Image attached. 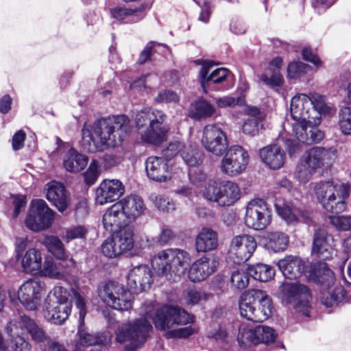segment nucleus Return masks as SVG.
Segmentation results:
<instances>
[{
  "label": "nucleus",
  "instance_id": "nucleus-41",
  "mask_svg": "<svg viewBox=\"0 0 351 351\" xmlns=\"http://www.w3.org/2000/svg\"><path fill=\"white\" fill-rule=\"evenodd\" d=\"M207 88H214L213 85H221L216 88L218 90H226L230 88L228 84L232 80L230 72L226 68H218L211 72L208 76Z\"/></svg>",
  "mask_w": 351,
  "mask_h": 351
},
{
  "label": "nucleus",
  "instance_id": "nucleus-54",
  "mask_svg": "<svg viewBox=\"0 0 351 351\" xmlns=\"http://www.w3.org/2000/svg\"><path fill=\"white\" fill-rule=\"evenodd\" d=\"M185 144L180 141H173L168 144L167 147L162 151V156L164 158L168 160L169 163H171V160L178 155L181 156Z\"/></svg>",
  "mask_w": 351,
  "mask_h": 351
},
{
  "label": "nucleus",
  "instance_id": "nucleus-7",
  "mask_svg": "<svg viewBox=\"0 0 351 351\" xmlns=\"http://www.w3.org/2000/svg\"><path fill=\"white\" fill-rule=\"evenodd\" d=\"M272 308L271 298L262 290L252 289L241 297L240 314L247 320L263 322L269 317Z\"/></svg>",
  "mask_w": 351,
  "mask_h": 351
},
{
  "label": "nucleus",
  "instance_id": "nucleus-5",
  "mask_svg": "<svg viewBox=\"0 0 351 351\" xmlns=\"http://www.w3.org/2000/svg\"><path fill=\"white\" fill-rule=\"evenodd\" d=\"M313 189L318 202L328 212L339 213L346 208V199L349 196L350 186L334 180L313 183Z\"/></svg>",
  "mask_w": 351,
  "mask_h": 351
},
{
  "label": "nucleus",
  "instance_id": "nucleus-30",
  "mask_svg": "<svg viewBox=\"0 0 351 351\" xmlns=\"http://www.w3.org/2000/svg\"><path fill=\"white\" fill-rule=\"evenodd\" d=\"M76 308L79 311V330L80 343L83 346H93L100 343L101 341L95 335L83 332L81 330L84 325V318L86 315V302L83 297L77 291L72 290Z\"/></svg>",
  "mask_w": 351,
  "mask_h": 351
},
{
  "label": "nucleus",
  "instance_id": "nucleus-27",
  "mask_svg": "<svg viewBox=\"0 0 351 351\" xmlns=\"http://www.w3.org/2000/svg\"><path fill=\"white\" fill-rule=\"evenodd\" d=\"M332 241V237L324 228L316 229L313 234L312 253L321 259H330L333 254Z\"/></svg>",
  "mask_w": 351,
  "mask_h": 351
},
{
  "label": "nucleus",
  "instance_id": "nucleus-4",
  "mask_svg": "<svg viewBox=\"0 0 351 351\" xmlns=\"http://www.w3.org/2000/svg\"><path fill=\"white\" fill-rule=\"evenodd\" d=\"M191 262V256L185 250L174 248L164 250L152 259V267L159 276L170 282H177L185 274Z\"/></svg>",
  "mask_w": 351,
  "mask_h": 351
},
{
  "label": "nucleus",
  "instance_id": "nucleus-18",
  "mask_svg": "<svg viewBox=\"0 0 351 351\" xmlns=\"http://www.w3.org/2000/svg\"><path fill=\"white\" fill-rule=\"evenodd\" d=\"M276 336L275 330L269 326H258L254 328H246L241 326L239 329L237 341L241 346H245L248 343L267 344L274 342Z\"/></svg>",
  "mask_w": 351,
  "mask_h": 351
},
{
  "label": "nucleus",
  "instance_id": "nucleus-8",
  "mask_svg": "<svg viewBox=\"0 0 351 351\" xmlns=\"http://www.w3.org/2000/svg\"><path fill=\"white\" fill-rule=\"evenodd\" d=\"M70 293L66 288L55 287L45 299L43 316L53 324L62 325L71 313L72 303Z\"/></svg>",
  "mask_w": 351,
  "mask_h": 351
},
{
  "label": "nucleus",
  "instance_id": "nucleus-3",
  "mask_svg": "<svg viewBox=\"0 0 351 351\" xmlns=\"http://www.w3.org/2000/svg\"><path fill=\"white\" fill-rule=\"evenodd\" d=\"M290 110L294 121L291 123L292 131L299 141L310 145L323 139L324 133L311 123L313 118H317L319 113L312 108L308 95L304 93L295 95L291 99Z\"/></svg>",
  "mask_w": 351,
  "mask_h": 351
},
{
  "label": "nucleus",
  "instance_id": "nucleus-1",
  "mask_svg": "<svg viewBox=\"0 0 351 351\" xmlns=\"http://www.w3.org/2000/svg\"><path fill=\"white\" fill-rule=\"evenodd\" d=\"M148 319L153 321L156 328L163 330L194 322V316L185 310L177 306H164L154 312H147L145 318L120 325L116 331L117 341L119 343L129 342L126 346L128 351H135L141 347L152 329Z\"/></svg>",
  "mask_w": 351,
  "mask_h": 351
},
{
  "label": "nucleus",
  "instance_id": "nucleus-51",
  "mask_svg": "<svg viewBox=\"0 0 351 351\" xmlns=\"http://www.w3.org/2000/svg\"><path fill=\"white\" fill-rule=\"evenodd\" d=\"M249 270L237 269L232 271L230 281L232 285L237 289H243L249 284Z\"/></svg>",
  "mask_w": 351,
  "mask_h": 351
},
{
  "label": "nucleus",
  "instance_id": "nucleus-10",
  "mask_svg": "<svg viewBox=\"0 0 351 351\" xmlns=\"http://www.w3.org/2000/svg\"><path fill=\"white\" fill-rule=\"evenodd\" d=\"M132 291L114 281L104 283L99 288V296L107 305L119 311H128L132 307Z\"/></svg>",
  "mask_w": 351,
  "mask_h": 351
},
{
  "label": "nucleus",
  "instance_id": "nucleus-44",
  "mask_svg": "<svg viewBox=\"0 0 351 351\" xmlns=\"http://www.w3.org/2000/svg\"><path fill=\"white\" fill-rule=\"evenodd\" d=\"M181 158L189 169L199 167L203 162L204 154L192 145H185L181 152Z\"/></svg>",
  "mask_w": 351,
  "mask_h": 351
},
{
  "label": "nucleus",
  "instance_id": "nucleus-62",
  "mask_svg": "<svg viewBox=\"0 0 351 351\" xmlns=\"http://www.w3.org/2000/svg\"><path fill=\"white\" fill-rule=\"evenodd\" d=\"M213 66L212 62L204 61L202 63V66L199 73V82L201 83V86L203 88V90L205 93H207V86H208V73L210 69V68Z\"/></svg>",
  "mask_w": 351,
  "mask_h": 351
},
{
  "label": "nucleus",
  "instance_id": "nucleus-52",
  "mask_svg": "<svg viewBox=\"0 0 351 351\" xmlns=\"http://www.w3.org/2000/svg\"><path fill=\"white\" fill-rule=\"evenodd\" d=\"M310 69V66L300 61L290 62L287 67V75L289 78L298 79L303 76Z\"/></svg>",
  "mask_w": 351,
  "mask_h": 351
},
{
  "label": "nucleus",
  "instance_id": "nucleus-16",
  "mask_svg": "<svg viewBox=\"0 0 351 351\" xmlns=\"http://www.w3.org/2000/svg\"><path fill=\"white\" fill-rule=\"evenodd\" d=\"M202 143L206 151L217 156H222L228 148L227 136L219 123L204 127Z\"/></svg>",
  "mask_w": 351,
  "mask_h": 351
},
{
  "label": "nucleus",
  "instance_id": "nucleus-26",
  "mask_svg": "<svg viewBox=\"0 0 351 351\" xmlns=\"http://www.w3.org/2000/svg\"><path fill=\"white\" fill-rule=\"evenodd\" d=\"M276 210L280 217L288 224L295 225L303 221L308 223L311 221V213L293 202H289L280 205L275 204Z\"/></svg>",
  "mask_w": 351,
  "mask_h": 351
},
{
  "label": "nucleus",
  "instance_id": "nucleus-55",
  "mask_svg": "<svg viewBox=\"0 0 351 351\" xmlns=\"http://www.w3.org/2000/svg\"><path fill=\"white\" fill-rule=\"evenodd\" d=\"M263 123L252 119H247L244 121L242 125V130L245 134L254 136L259 133L261 130L263 129Z\"/></svg>",
  "mask_w": 351,
  "mask_h": 351
},
{
  "label": "nucleus",
  "instance_id": "nucleus-31",
  "mask_svg": "<svg viewBox=\"0 0 351 351\" xmlns=\"http://www.w3.org/2000/svg\"><path fill=\"white\" fill-rule=\"evenodd\" d=\"M277 265L285 278L290 280L298 278L306 269L304 261L291 255L278 261Z\"/></svg>",
  "mask_w": 351,
  "mask_h": 351
},
{
  "label": "nucleus",
  "instance_id": "nucleus-40",
  "mask_svg": "<svg viewBox=\"0 0 351 351\" xmlns=\"http://www.w3.org/2000/svg\"><path fill=\"white\" fill-rule=\"evenodd\" d=\"M21 257H22V267L25 272L37 273L41 271L42 257L38 250L29 248Z\"/></svg>",
  "mask_w": 351,
  "mask_h": 351
},
{
  "label": "nucleus",
  "instance_id": "nucleus-17",
  "mask_svg": "<svg viewBox=\"0 0 351 351\" xmlns=\"http://www.w3.org/2000/svg\"><path fill=\"white\" fill-rule=\"evenodd\" d=\"M256 247V241L253 237L248 234L235 236L228 247V257L235 264L240 265L250 259Z\"/></svg>",
  "mask_w": 351,
  "mask_h": 351
},
{
  "label": "nucleus",
  "instance_id": "nucleus-45",
  "mask_svg": "<svg viewBox=\"0 0 351 351\" xmlns=\"http://www.w3.org/2000/svg\"><path fill=\"white\" fill-rule=\"evenodd\" d=\"M308 97L312 101V108L319 113L317 118H313V121H311V123L314 125L317 126V125L321 123L322 115L330 113L332 107L328 104L326 98L324 95L313 93H311Z\"/></svg>",
  "mask_w": 351,
  "mask_h": 351
},
{
  "label": "nucleus",
  "instance_id": "nucleus-25",
  "mask_svg": "<svg viewBox=\"0 0 351 351\" xmlns=\"http://www.w3.org/2000/svg\"><path fill=\"white\" fill-rule=\"evenodd\" d=\"M149 10L147 4L143 3L132 7L117 6L110 10L112 18L121 23H135L143 20Z\"/></svg>",
  "mask_w": 351,
  "mask_h": 351
},
{
  "label": "nucleus",
  "instance_id": "nucleus-63",
  "mask_svg": "<svg viewBox=\"0 0 351 351\" xmlns=\"http://www.w3.org/2000/svg\"><path fill=\"white\" fill-rule=\"evenodd\" d=\"M175 235L173 230L165 226L161 227L160 234L156 239V243L159 245H165L169 243L173 238Z\"/></svg>",
  "mask_w": 351,
  "mask_h": 351
},
{
  "label": "nucleus",
  "instance_id": "nucleus-56",
  "mask_svg": "<svg viewBox=\"0 0 351 351\" xmlns=\"http://www.w3.org/2000/svg\"><path fill=\"white\" fill-rule=\"evenodd\" d=\"M260 80L271 87H280L284 82L282 75L280 74V71L278 70H273L270 77L267 74H262L260 76Z\"/></svg>",
  "mask_w": 351,
  "mask_h": 351
},
{
  "label": "nucleus",
  "instance_id": "nucleus-43",
  "mask_svg": "<svg viewBox=\"0 0 351 351\" xmlns=\"http://www.w3.org/2000/svg\"><path fill=\"white\" fill-rule=\"evenodd\" d=\"M42 243L56 258L66 261L69 254L62 241L57 237L48 235L45 237Z\"/></svg>",
  "mask_w": 351,
  "mask_h": 351
},
{
  "label": "nucleus",
  "instance_id": "nucleus-9",
  "mask_svg": "<svg viewBox=\"0 0 351 351\" xmlns=\"http://www.w3.org/2000/svg\"><path fill=\"white\" fill-rule=\"evenodd\" d=\"M203 195L206 199L220 206H230L240 199L241 190L232 181L210 180L206 184Z\"/></svg>",
  "mask_w": 351,
  "mask_h": 351
},
{
  "label": "nucleus",
  "instance_id": "nucleus-6",
  "mask_svg": "<svg viewBox=\"0 0 351 351\" xmlns=\"http://www.w3.org/2000/svg\"><path fill=\"white\" fill-rule=\"evenodd\" d=\"M23 328L36 343H45L49 339L44 330L33 319L25 315H21L20 321L12 320L6 326L11 337L13 351H31L29 343L21 337Z\"/></svg>",
  "mask_w": 351,
  "mask_h": 351
},
{
  "label": "nucleus",
  "instance_id": "nucleus-20",
  "mask_svg": "<svg viewBox=\"0 0 351 351\" xmlns=\"http://www.w3.org/2000/svg\"><path fill=\"white\" fill-rule=\"evenodd\" d=\"M219 264V258L215 254L203 256L190 267L188 273L189 280L193 282L204 280L217 269Z\"/></svg>",
  "mask_w": 351,
  "mask_h": 351
},
{
  "label": "nucleus",
  "instance_id": "nucleus-42",
  "mask_svg": "<svg viewBox=\"0 0 351 351\" xmlns=\"http://www.w3.org/2000/svg\"><path fill=\"white\" fill-rule=\"evenodd\" d=\"M265 238L266 249L274 252L284 251L289 242L288 236L281 232H267Z\"/></svg>",
  "mask_w": 351,
  "mask_h": 351
},
{
  "label": "nucleus",
  "instance_id": "nucleus-47",
  "mask_svg": "<svg viewBox=\"0 0 351 351\" xmlns=\"http://www.w3.org/2000/svg\"><path fill=\"white\" fill-rule=\"evenodd\" d=\"M249 274L261 282H267L274 276V269L268 265L258 263L248 268Z\"/></svg>",
  "mask_w": 351,
  "mask_h": 351
},
{
  "label": "nucleus",
  "instance_id": "nucleus-11",
  "mask_svg": "<svg viewBox=\"0 0 351 351\" xmlns=\"http://www.w3.org/2000/svg\"><path fill=\"white\" fill-rule=\"evenodd\" d=\"M331 153L322 147H313L306 151L296 169V177L300 182L306 183L316 169L324 164L328 165Z\"/></svg>",
  "mask_w": 351,
  "mask_h": 351
},
{
  "label": "nucleus",
  "instance_id": "nucleus-19",
  "mask_svg": "<svg viewBox=\"0 0 351 351\" xmlns=\"http://www.w3.org/2000/svg\"><path fill=\"white\" fill-rule=\"evenodd\" d=\"M145 171L147 177L156 182H166L173 177V171L171 163L161 156H149L145 161Z\"/></svg>",
  "mask_w": 351,
  "mask_h": 351
},
{
  "label": "nucleus",
  "instance_id": "nucleus-34",
  "mask_svg": "<svg viewBox=\"0 0 351 351\" xmlns=\"http://www.w3.org/2000/svg\"><path fill=\"white\" fill-rule=\"evenodd\" d=\"M195 250L197 252H207L218 246V234L210 228H202L195 237Z\"/></svg>",
  "mask_w": 351,
  "mask_h": 351
},
{
  "label": "nucleus",
  "instance_id": "nucleus-37",
  "mask_svg": "<svg viewBox=\"0 0 351 351\" xmlns=\"http://www.w3.org/2000/svg\"><path fill=\"white\" fill-rule=\"evenodd\" d=\"M64 261L55 262L51 257L46 258L43 263V269H41L40 271L45 276L56 279H62L69 272V263H65Z\"/></svg>",
  "mask_w": 351,
  "mask_h": 351
},
{
  "label": "nucleus",
  "instance_id": "nucleus-58",
  "mask_svg": "<svg viewBox=\"0 0 351 351\" xmlns=\"http://www.w3.org/2000/svg\"><path fill=\"white\" fill-rule=\"evenodd\" d=\"M87 232L86 228L83 226H73L65 230L64 238L67 242L73 239H84Z\"/></svg>",
  "mask_w": 351,
  "mask_h": 351
},
{
  "label": "nucleus",
  "instance_id": "nucleus-29",
  "mask_svg": "<svg viewBox=\"0 0 351 351\" xmlns=\"http://www.w3.org/2000/svg\"><path fill=\"white\" fill-rule=\"evenodd\" d=\"M103 225L105 230L110 233L118 231L124 226H129L130 222L122 213L119 204L111 206L103 215Z\"/></svg>",
  "mask_w": 351,
  "mask_h": 351
},
{
  "label": "nucleus",
  "instance_id": "nucleus-39",
  "mask_svg": "<svg viewBox=\"0 0 351 351\" xmlns=\"http://www.w3.org/2000/svg\"><path fill=\"white\" fill-rule=\"evenodd\" d=\"M313 279L320 285L322 289L336 285L335 274L326 263H319L314 266Z\"/></svg>",
  "mask_w": 351,
  "mask_h": 351
},
{
  "label": "nucleus",
  "instance_id": "nucleus-12",
  "mask_svg": "<svg viewBox=\"0 0 351 351\" xmlns=\"http://www.w3.org/2000/svg\"><path fill=\"white\" fill-rule=\"evenodd\" d=\"M221 160V171L230 177L241 174L245 170L250 160L247 152L240 145L229 147Z\"/></svg>",
  "mask_w": 351,
  "mask_h": 351
},
{
  "label": "nucleus",
  "instance_id": "nucleus-21",
  "mask_svg": "<svg viewBox=\"0 0 351 351\" xmlns=\"http://www.w3.org/2000/svg\"><path fill=\"white\" fill-rule=\"evenodd\" d=\"M157 119L139 132L141 140L148 144L158 145L167 138L169 130L166 125V115L164 112H158Z\"/></svg>",
  "mask_w": 351,
  "mask_h": 351
},
{
  "label": "nucleus",
  "instance_id": "nucleus-53",
  "mask_svg": "<svg viewBox=\"0 0 351 351\" xmlns=\"http://www.w3.org/2000/svg\"><path fill=\"white\" fill-rule=\"evenodd\" d=\"M101 250L102 254L108 258H112L122 255L112 235L102 243Z\"/></svg>",
  "mask_w": 351,
  "mask_h": 351
},
{
  "label": "nucleus",
  "instance_id": "nucleus-50",
  "mask_svg": "<svg viewBox=\"0 0 351 351\" xmlns=\"http://www.w3.org/2000/svg\"><path fill=\"white\" fill-rule=\"evenodd\" d=\"M339 124L342 133L345 135L351 134V107L345 106L339 110Z\"/></svg>",
  "mask_w": 351,
  "mask_h": 351
},
{
  "label": "nucleus",
  "instance_id": "nucleus-28",
  "mask_svg": "<svg viewBox=\"0 0 351 351\" xmlns=\"http://www.w3.org/2000/svg\"><path fill=\"white\" fill-rule=\"evenodd\" d=\"M117 203L119 204L122 213L130 223L142 215L146 209L143 199L136 195H128Z\"/></svg>",
  "mask_w": 351,
  "mask_h": 351
},
{
  "label": "nucleus",
  "instance_id": "nucleus-24",
  "mask_svg": "<svg viewBox=\"0 0 351 351\" xmlns=\"http://www.w3.org/2000/svg\"><path fill=\"white\" fill-rule=\"evenodd\" d=\"M40 283L29 279L24 282L18 290V299L27 310L34 311L37 308L42 291Z\"/></svg>",
  "mask_w": 351,
  "mask_h": 351
},
{
  "label": "nucleus",
  "instance_id": "nucleus-49",
  "mask_svg": "<svg viewBox=\"0 0 351 351\" xmlns=\"http://www.w3.org/2000/svg\"><path fill=\"white\" fill-rule=\"evenodd\" d=\"M150 199L154 206L163 213H170L176 209L175 202L168 197L161 195H152Z\"/></svg>",
  "mask_w": 351,
  "mask_h": 351
},
{
  "label": "nucleus",
  "instance_id": "nucleus-32",
  "mask_svg": "<svg viewBox=\"0 0 351 351\" xmlns=\"http://www.w3.org/2000/svg\"><path fill=\"white\" fill-rule=\"evenodd\" d=\"M47 199L53 204L60 212H64L68 207V197L64 185L52 181L47 184Z\"/></svg>",
  "mask_w": 351,
  "mask_h": 351
},
{
  "label": "nucleus",
  "instance_id": "nucleus-64",
  "mask_svg": "<svg viewBox=\"0 0 351 351\" xmlns=\"http://www.w3.org/2000/svg\"><path fill=\"white\" fill-rule=\"evenodd\" d=\"M204 298L205 295L202 291L195 289H190L187 291L184 300L188 304L195 305Z\"/></svg>",
  "mask_w": 351,
  "mask_h": 351
},
{
  "label": "nucleus",
  "instance_id": "nucleus-33",
  "mask_svg": "<svg viewBox=\"0 0 351 351\" xmlns=\"http://www.w3.org/2000/svg\"><path fill=\"white\" fill-rule=\"evenodd\" d=\"M261 160L272 169H278L285 162L284 151L277 145H268L259 152Z\"/></svg>",
  "mask_w": 351,
  "mask_h": 351
},
{
  "label": "nucleus",
  "instance_id": "nucleus-15",
  "mask_svg": "<svg viewBox=\"0 0 351 351\" xmlns=\"http://www.w3.org/2000/svg\"><path fill=\"white\" fill-rule=\"evenodd\" d=\"M53 221V212L43 199L32 202L29 213L25 219L27 228L38 232L49 228Z\"/></svg>",
  "mask_w": 351,
  "mask_h": 351
},
{
  "label": "nucleus",
  "instance_id": "nucleus-59",
  "mask_svg": "<svg viewBox=\"0 0 351 351\" xmlns=\"http://www.w3.org/2000/svg\"><path fill=\"white\" fill-rule=\"evenodd\" d=\"M330 219L331 224L339 230L346 231L351 228L350 216H333Z\"/></svg>",
  "mask_w": 351,
  "mask_h": 351
},
{
  "label": "nucleus",
  "instance_id": "nucleus-13",
  "mask_svg": "<svg viewBox=\"0 0 351 351\" xmlns=\"http://www.w3.org/2000/svg\"><path fill=\"white\" fill-rule=\"evenodd\" d=\"M271 210L267 202L261 198L251 199L247 204L244 222L247 227L261 230L271 222Z\"/></svg>",
  "mask_w": 351,
  "mask_h": 351
},
{
  "label": "nucleus",
  "instance_id": "nucleus-60",
  "mask_svg": "<svg viewBox=\"0 0 351 351\" xmlns=\"http://www.w3.org/2000/svg\"><path fill=\"white\" fill-rule=\"evenodd\" d=\"M154 101L158 104L171 102L176 103L179 101V96L173 90H164L158 94L155 97Z\"/></svg>",
  "mask_w": 351,
  "mask_h": 351
},
{
  "label": "nucleus",
  "instance_id": "nucleus-22",
  "mask_svg": "<svg viewBox=\"0 0 351 351\" xmlns=\"http://www.w3.org/2000/svg\"><path fill=\"white\" fill-rule=\"evenodd\" d=\"M152 274L147 265L133 267L127 276V285L133 293H138L150 287Z\"/></svg>",
  "mask_w": 351,
  "mask_h": 351
},
{
  "label": "nucleus",
  "instance_id": "nucleus-46",
  "mask_svg": "<svg viewBox=\"0 0 351 351\" xmlns=\"http://www.w3.org/2000/svg\"><path fill=\"white\" fill-rule=\"evenodd\" d=\"M158 112H163L158 110H152L150 108H143L137 112L135 117L136 126L140 131L145 129L147 126L157 119L156 115Z\"/></svg>",
  "mask_w": 351,
  "mask_h": 351
},
{
  "label": "nucleus",
  "instance_id": "nucleus-14",
  "mask_svg": "<svg viewBox=\"0 0 351 351\" xmlns=\"http://www.w3.org/2000/svg\"><path fill=\"white\" fill-rule=\"evenodd\" d=\"M282 293L284 300L293 306L298 311L308 317L309 300L311 293L308 288L298 282H283Z\"/></svg>",
  "mask_w": 351,
  "mask_h": 351
},
{
  "label": "nucleus",
  "instance_id": "nucleus-38",
  "mask_svg": "<svg viewBox=\"0 0 351 351\" xmlns=\"http://www.w3.org/2000/svg\"><path fill=\"white\" fill-rule=\"evenodd\" d=\"M121 254L130 252L134 245L133 229L130 226H124L118 231L112 233Z\"/></svg>",
  "mask_w": 351,
  "mask_h": 351
},
{
  "label": "nucleus",
  "instance_id": "nucleus-48",
  "mask_svg": "<svg viewBox=\"0 0 351 351\" xmlns=\"http://www.w3.org/2000/svg\"><path fill=\"white\" fill-rule=\"evenodd\" d=\"M215 112L213 105L204 99L197 100L194 104V109L191 112V117L201 119L211 117Z\"/></svg>",
  "mask_w": 351,
  "mask_h": 351
},
{
  "label": "nucleus",
  "instance_id": "nucleus-2",
  "mask_svg": "<svg viewBox=\"0 0 351 351\" xmlns=\"http://www.w3.org/2000/svg\"><path fill=\"white\" fill-rule=\"evenodd\" d=\"M131 130L130 120L124 114L102 118L82 130V145L88 152H103L119 145Z\"/></svg>",
  "mask_w": 351,
  "mask_h": 351
},
{
  "label": "nucleus",
  "instance_id": "nucleus-57",
  "mask_svg": "<svg viewBox=\"0 0 351 351\" xmlns=\"http://www.w3.org/2000/svg\"><path fill=\"white\" fill-rule=\"evenodd\" d=\"M245 103V98L243 96L234 97L232 96H224L216 99V104L219 108L234 107L242 106Z\"/></svg>",
  "mask_w": 351,
  "mask_h": 351
},
{
  "label": "nucleus",
  "instance_id": "nucleus-23",
  "mask_svg": "<svg viewBox=\"0 0 351 351\" xmlns=\"http://www.w3.org/2000/svg\"><path fill=\"white\" fill-rule=\"evenodd\" d=\"M125 193V186L119 180H105L95 191V201L99 205L114 202Z\"/></svg>",
  "mask_w": 351,
  "mask_h": 351
},
{
  "label": "nucleus",
  "instance_id": "nucleus-35",
  "mask_svg": "<svg viewBox=\"0 0 351 351\" xmlns=\"http://www.w3.org/2000/svg\"><path fill=\"white\" fill-rule=\"evenodd\" d=\"M88 162L86 156L80 154L73 148H71L63 160V165L67 171L77 173L85 169Z\"/></svg>",
  "mask_w": 351,
  "mask_h": 351
},
{
  "label": "nucleus",
  "instance_id": "nucleus-61",
  "mask_svg": "<svg viewBox=\"0 0 351 351\" xmlns=\"http://www.w3.org/2000/svg\"><path fill=\"white\" fill-rule=\"evenodd\" d=\"M98 162L93 160L88 170L84 173V180L88 185L93 184L97 180L99 176Z\"/></svg>",
  "mask_w": 351,
  "mask_h": 351
},
{
  "label": "nucleus",
  "instance_id": "nucleus-36",
  "mask_svg": "<svg viewBox=\"0 0 351 351\" xmlns=\"http://www.w3.org/2000/svg\"><path fill=\"white\" fill-rule=\"evenodd\" d=\"M346 293V290L340 285L326 287L321 291V302L326 307L337 306L343 301Z\"/></svg>",
  "mask_w": 351,
  "mask_h": 351
}]
</instances>
